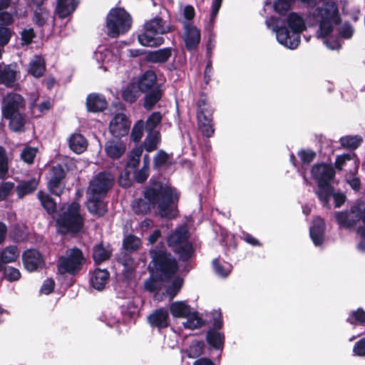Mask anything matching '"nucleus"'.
Instances as JSON below:
<instances>
[{"label":"nucleus","instance_id":"nucleus-32","mask_svg":"<svg viewBox=\"0 0 365 365\" xmlns=\"http://www.w3.org/2000/svg\"><path fill=\"white\" fill-rule=\"evenodd\" d=\"M77 4V0H58L56 11L61 18H65L76 9Z\"/></svg>","mask_w":365,"mask_h":365},{"label":"nucleus","instance_id":"nucleus-1","mask_svg":"<svg viewBox=\"0 0 365 365\" xmlns=\"http://www.w3.org/2000/svg\"><path fill=\"white\" fill-rule=\"evenodd\" d=\"M178 199V195L175 190L156 182L145 190L143 198L134 201L133 210L138 214H146L158 205L161 217L173 218L177 215L174 202Z\"/></svg>","mask_w":365,"mask_h":365},{"label":"nucleus","instance_id":"nucleus-36","mask_svg":"<svg viewBox=\"0 0 365 365\" xmlns=\"http://www.w3.org/2000/svg\"><path fill=\"white\" fill-rule=\"evenodd\" d=\"M38 185V181L32 178L27 181H22L16 186V192L19 198L24 197L34 192Z\"/></svg>","mask_w":365,"mask_h":365},{"label":"nucleus","instance_id":"nucleus-27","mask_svg":"<svg viewBox=\"0 0 365 365\" xmlns=\"http://www.w3.org/2000/svg\"><path fill=\"white\" fill-rule=\"evenodd\" d=\"M19 256V251L16 246H8L0 252V272L4 264L16 262Z\"/></svg>","mask_w":365,"mask_h":365},{"label":"nucleus","instance_id":"nucleus-34","mask_svg":"<svg viewBox=\"0 0 365 365\" xmlns=\"http://www.w3.org/2000/svg\"><path fill=\"white\" fill-rule=\"evenodd\" d=\"M145 96L144 107L147 110H150L160 100L163 91L160 87H154L152 90L147 91Z\"/></svg>","mask_w":365,"mask_h":365},{"label":"nucleus","instance_id":"nucleus-24","mask_svg":"<svg viewBox=\"0 0 365 365\" xmlns=\"http://www.w3.org/2000/svg\"><path fill=\"white\" fill-rule=\"evenodd\" d=\"M87 207L89 212L97 216H102L106 212V205L101 200L103 197L88 195Z\"/></svg>","mask_w":365,"mask_h":365},{"label":"nucleus","instance_id":"nucleus-28","mask_svg":"<svg viewBox=\"0 0 365 365\" xmlns=\"http://www.w3.org/2000/svg\"><path fill=\"white\" fill-rule=\"evenodd\" d=\"M334 192V187L327 183H319L318 189L315 191L319 201L323 204L324 207H329V200Z\"/></svg>","mask_w":365,"mask_h":365},{"label":"nucleus","instance_id":"nucleus-53","mask_svg":"<svg viewBox=\"0 0 365 365\" xmlns=\"http://www.w3.org/2000/svg\"><path fill=\"white\" fill-rule=\"evenodd\" d=\"M140 245V240L133 235L126 237L123 240V246L127 250H135Z\"/></svg>","mask_w":365,"mask_h":365},{"label":"nucleus","instance_id":"nucleus-12","mask_svg":"<svg viewBox=\"0 0 365 365\" xmlns=\"http://www.w3.org/2000/svg\"><path fill=\"white\" fill-rule=\"evenodd\" d=\"M25 101L24 98L16 93H9L3 98L2 114L8 117L14 113H19V110L24 108Z\"/></svg>","mask_w":365,"mask_h":365},{"label":"nucleus","instance_id":"nucleus-47","mask_svg":"<svg viewBox=\"0 0 365 365\" xmlns=\"http://www.w3.org/2000/svg\"><path fill=\"white\" fill-rule=\"evenodd\" d=\"M175 252L182 260H187L193 254V248L190 243L186 242L175 249Z\"/></svg>","mask_w":365,"mask_h":365},{"label":"nucleus","instance_id":"nucleus-61","mask_svg":"<svg viewBox=\"0 0 365 365\" xmlns=\"http://www.w3.org/2000/svg\"><path fill=\"white\" fill-rule=\"evenodd\" d=\"M303 163H309L314 159L315 153L312 150H301L298 153Z\"/></svg>","mask_w":365,"mask_h":365},{"label":"nucleus","instance_id":"nucleus-5","mask_svg":"<svg viewBox=\"0 0 365 365\" xmlns=\"http://www.w3.org/2000/svg\"><path fill=\"white\" fill-rule=\"evenodd\" d=\"M314 16L319 24L317 32L319 38L328 36L332 32L334 26L340 22L338 6L334 1L327 2L322 7L318 8Z\"/></svg>","mask_w":365,"mask_h":365},{"label":"nucleus","instance_id":"nucleus-60","mask_svg":"<svg viewBox=\"0 0 365 365\" xmlns=\"http://www.w3.org/2000/svg\"><path fill=\"white\" fill-rule=\"evenodd\" d=\"M354 354L359 356H365V339L358 341L353 348Z\"/></svg>","mask_w":365,"mask_h":365},{"label":"nucleus","instance_id":"nucleus-29","mask_svg":"<svg viewBox=\"0 0 365 365\" xmlns=\"http://www.w3.org/2000/svg\"><path fill=\"white\" fill-rule=\"evenodd\" d=\"M170 311L175 318H185L190 315V307L183 301H178L173 302L170 305Z\"/></svg>","mask_w":365,"mask_h":365},{"label":"nucleus","instance_id":"nucleus-40","mask_svg":"<svg viewBox=\"0 0 365 365\" xmlns=\"http://www.w3.org/2000/svg\"><path fill=\"white\" fill-rule=\"evenodd\" d=\"M362 142L363 138L359 135L344 136L340 139L341 145L343 147L352 150L356 149Z\"/></svg>","mask_w":365,"mask_h":365},{"label":"nucleus","instance_id":"nucleus-62","mask_svg":"<svg viewBox=\"0 0 365 365\" xmlns=\"http://www.w3.org/2000/svg\"><path fill=\"white\" fill-rule=\"evenodd\" d=\"M290 3L284 0H277L274 4V10L281 14L289 9Z\"/></svg>","mask_w":365,"mask_h":365},{"label":"nucleus","instance_id":"nucleus-11","mask_svg":"<svg viewBox=\"0 0 365 365\" xmlns=\"http://www.w3.org/2000/svg\"><path fill=\"white\" fill-rule=\"evenodd\" d=\"M335 218L340 227L350 229L360 220V205H354L349 210L335 212Z\"/></svg>","mask_w":365,"mask_h":365},{"label":"nucleus","instance_id":"nucleus-23","mask_svg":"<svg viewBox=\"0 0 365 365\" xmlns=\"http://www.w3.org/2000/svg\"><path fill=\"white\" fill-rule=\"evenodd\" d=\"M86 106L91 112H100L107 107L106 98L99 94H90L86 99Z\"/></svg>","mask_w":365,"mask_h":365},{"label":"nucleus","instance_id":"nucleus-17","mask_svg":"<svg viewBox=\"0 0 365 365\" xmlns=\"http://www.w3.org/2000/svg\"><path fill=\"white\" fill-rule=\"evenodd\" d=\"M148 321L153 327L158 329L166 328L170 323L168 312L164 308L158 309L148 317Z\"/></svg>","mask_w":365,"mask_h":365},{"label":"nucleus","instance_id":"nucleus-58","mask_svg":"<svg viewBox=\"0 0 365 365\" xmlns=\"http://www.w3.org/2000/svg\"><path fill=\"white\" fill-rule=\"evenodd\" d=\"M168 160V155L163 150H159L154 158V167L160 168L166 163Z\"/></svg>","mask_w":365,"mask_h":365},{"label":"nucleus","instance_id":"nucleus-33","mask_svg":"<svg viewBox=\"0 0 365 365\" xmlns=\"http://www.w3.org/2000/svg\"><path fill=\"white\" fill-rule=\"evenodd\" d=\"M45 69V62L42 57L35 56L30 61L29 73L33 76L36 78L41 76L43 74Z\"/></svg>","mask_w":365,"mask_h":365},{"label":"nucleus","instance_id":"nucleus-48","mask_svg":"<svg viewBox=\"0 0 365 365\" xmlns=\"http://www.w3.org/2000/svg\"><path fill=\"white\" fill-rule=\"evenodd\" d=\"M207 340L208 343L215 349H219L223 344V335L215 331H210L207 335Z\"/></svg>","mask_w":365,"mask_h":365},{"label":"nucleus","instance_id":"nucleus-44","mask_svg":"<svg viewBox=\"0 0 365 365\" xmlns=\"http://www.w3.org/2000/svg\"><path fill=\"white\" fill-rule=\"evenodd\" d=\"M122 95L125 101L133 103L140 96V90L135 85L130 84L125 88Z\"/></svg>","mask_w":365,"mask_h":365},{"label":"nucleus","instance_id":"nucleus-15","mask_svg":"<svg viewBox=\"0 0 365 365\" xmlns=\"http://www.w3.org/2000/svg\"><path fill=\"white\" fill-rule=\"evenodd\" d=\"M183 39L187 50H195L200 41V31L194 25L187 23L184 26Z\"/></svg>","mask_w":365,"mask_h":365},{"label":"nucleus","instance_id":"nucleus-63","mask_svg":"<svg viewBox=\"0 0 365 365\" xmlns=\"http://www.w3.org/2000/svg\"><path fill=\"white\" fill-rule=\"evenodd\" d=\"M55 286V282L52 279H46L41 288V292L45 294H48L53 292Z\"/></svg>","mask_w":365,"mask_h":365},{"label":"nucleus","instance_id":"nucleus-35","mask_svg":"<svg viewBox=\"0 0 365 365\" xmlns=\"http://www.w3.org/2000/svg\"><path fill=\"white\" fill-rule=\"evenodd\" d=\"M3 116L9 120V127L11 130L14 132L24 131L25 125V118L24 116L19 113H14L11 116L3 115Z\"/></svg>","mask_w":365,"mask_h":365},{"label":"nucleus","instance_id":"nucleus-64","mask_svg":"<svg viewBox=\"0 0 365 365\" xmlns=\"http://www.w3.org/2000/svg\"><path fill=\"white\" fill-rule=\"evenodd\" d=\"M357 234L361 237V241L357 245V250L361 252H365V227H359Z\"/></svg>","mask_w":365,"mask_h":365},{"label":"nucleus","instance_id":"nucleus-8","mask_svg":"<svg viewBox=\"0 0 365 365\" xmlns=\"http://www.w3.org/2000/svg\"><path fill=\"white\" fill-rule=\"evenodd\" d=\"M75 166L73 159L65 157L63 159V165H53L50 170V177L48 184L49 190L55 195L60 196L63 192L65 184L63 182L66 175L65 167L68 170H72Z\"/></svg>","mask_w":365,"mask_h":365},{"label":"nucleus","instance_id":"nucleus-38","mask_svg":"<svg viewBox=\"0 0 365 365\" xmlns=\"http://www.w3.org/2000/svg\"><path fill=\"white\" fill-rule=\"evenodd\" d=\"M148 134L144 140V148L148 153L157 149L160 143L161 137L159 131L148 132Z\"/></svg>","mask_w":365,"mask_h":365},{"label":"nucleus","instance_id":"nucleus-6","mask_svg":"<svg viewBox=\"0 0 365 365\" xmlns=\"http://www.w3.org/2000/svg\"><path fill=\"white\" fill-rule=\"evenodd\" d=\"M132 25L130 14L123 9H112L106 18L107 34L116 38L128 32Z\"/></svg>","mask_w":365,"mask_h":365},{"label":"nucleus","instance_id":"nucleus-9","mask_svg":"<svg viewBox=\"0 0 365 365\" xmlns=\"http://www.w3.org/2000/svg\"><path fill=\"white\" fill-rule=\"evenodd\" d=\"M84 262L85 258L79 249L72 248L67 250L65 255L58 259V272L61 274H75L80 271Z\"/></svg>","mask_w":365,"mask_h":365},{"label":"nucleus","instance_id":"nucleus-37","mask_svg":"<svg viewBox=\"0 0 365 365\" xmlns=\"http://www.w3.org/2000/svg\"><path fill=\"white\" fill-rule=\"evenodd\" d=\"M172 55L170 48H165L150 52L148 56V60L152 63H165L168 61Z\"/></svg>","mask_w":365,"mask_h":365},{"label":"nucleus","instance_id":"nucleus-18","mask_svg":"<svg viewBox=\"0 0 365 365\" xmlns=\"http://www.w3.org/2000/svg\"><path fill=\"white\" fill-rule=\"evenodd\" d=\"M325 224L324 220L317 217L309 230L310 237L316 246L321 245L324 240Z\"/></svg>","mask_w":365,"mask_h":365},{"label":"nucleus","instance_id":"nucleus-43","mask_svg":"<svg viewBox=\"0 0 365 365\" xmlns=\"http://www.w3.org/2000/svg\"><path fill=\"white\" fill-rule=\"evenodd\" d=\"M212 266L215 273L221 277H227L232 271V266L230 264H221L218 259L212 261Z\"/></svg>","mask_w":365,"mask_h":365},{"label":"nucleus","instance_id":"nucleus-30","mask_svg":"<svg viewBox=\"0 0 365 365\" xmlns=\"http://www.w3.org/2000/svg\"><path fill=\"white\" fill-rule=\"evenodd\" d=\"M157 76L154 71H147L138 81V88L142 92H147L154 87Z\"/></svg>","mask_w":365,"mask_h":365},{"label":"nucleus","instance_id":"nucleus-59","mask_svg":"<svg viewBox=\"0 0 365 365\" xmlns=\"http://www.w3.org/2000/svg\"><path fill=\"white\" fill-rule=\"evenodd\" d=\"M11 37V31L9 29L0 26V43L1 46H6Z\"/></svg>","mask_w":365,"mask_h":365},{"label":"nucleus","instance_id":"nucleus-52","mask_svg":"<svg viewBox=\"0 0 365 365\" xmlns=\"http://www.w3.org/2000/svg\"><path fill=\"white\" fill-rule=\"evenodd\" d=\"M37 148L33 147H26L21 153V160L28 163L31 164L37 153Z\"/></svg>","mask_w":365,"mask_h":365},{"label":"nucleus","instance_id":"nucleus-54","mask_svg":"<svg viewBox=\"0 0 365 365\" xmlns=\"http://www.w3.org/2000/svg\"><path fill=\"white\" fill-rule=\"evenodd\" d=\"M347 322L351 324H354L355 322L365 323V312L361 309L353 312L350 317L347 318Z\"/></svg>","mask_w":365,"mask_h":365},{"label":"nucleus","instance_id":"nucleus-50","mask_svg":"<svg viewBox=\"0 0 365 365\" xmlns=\"http://www.w3.org/2000/svg\"><path fill=\"white\" fill-rule=\"evenodd\" d=\"M203 349L204 343L202 341H195L189 346L186 352L189 358L194 359L200 356L202 354Z\"/></svg>","mask_w":365,"mask_h":365},{"label":"nucleus","instance_id":"nucleus-3","mask_svg":"<svg viewBox=\"0 0 365 365\" xmlns=\"http://www.w3.org/2000/svg\"><path fill=\"white\" fill-rule=\"evenodd\" d=\"M287 23L292 31L287 28L277 26L274 29L278 42L291 49L296 48L299 43V33L305 29L304 19L296 13H291L287 17Z\"/></svg>","mask_w":365,"mask_h":365},{"label":"nucleus","instance_id":"nucleus-42","mask_svg":"<svg viewBox=\"0 0 365 365\" xmlns=\"http://www.w3.org/2000/svg\"><path fill=\"white\" fill-rule=\"evenodd\" d=\"M187 321L183 322V326L186 329H195L202 327V319L198 316L196 312H191L190 315L187 316Z\"/></svg>","mask_w":365,"mask_h":365},{"label":"nucleus","instance_id":"nucleus-55","mask_svg":"<svg viewBox=\"0 0 365 365\" xmlns=\"http://www.w3.org/2000/svg\"><path fill=\"white\" fill-rule=\"evenodd\" d=\"M14 187V183L6 182L0 184V201L5 200Z\"/></svg>","mask_w":365,"mask_h":365},{"label":"nucleus","instance_id":"nucleus-20","mask_svg":"<svg viewBox=\"0 0 365 365\" xmlns=\"http://www.w3.org/2000/svg\"><path fill=\"white\" fill-rule=\"evenodd\" d=\"M17 71L12 65L0 63V84L13 88L16 81Z\"/></svg>","mask_w":365,"mask_h":365},{"label":"nucleus","instance_id":"nucleus-21","mask_svg":"<svg viewBox=\"0 0 365 365\" xmlns=\"http://www.w3.org/2000/svg\"><path fill=\"white\" fill-rule=\"evenodd\" d=\"M190 237L187 226L178 227L168 238V244L170 247H178L186 242Z\"/></svg>","mask_w":365,"mask_h":365},{"label":"nucleus","instance_id":"nucleus-19","mask_svg":"<svg viewBox=\"0 0 365 365\" xmlns=\"http://www.w3.org/2000/svg\"><path fill=\"white\" fill-rule=\"evenodd\" d=\"M126 150V144L120 140H110L105 145V152L111 159L120 158Z\"/></svg>","mask_w":365,"mask_h":365},{"label":"nucleus","instance_id":"nucleus-2","mask_svg":"<svg viewBox=\"0 0 365 365\" xmlns=\"http://www.w3.org/2000/svg\"><path fill=\"white\" fill-rule=\"evenodd\" d=\"M152 260L149 267L153 277L161 282H168L173 279L172 283L166 289L167 294L173 299L180 290L183 279L180 277H174L178 270V262L163 246H157L150 251Z\"/></svg>","mask_w":365,"mask_h":365},{"label":"nucleus","instance_id":"nucleus-56","mask_svg":"<svg viewBox=\"0 0 365 365\" xmlns=\"http://www.w3.org/2000/svg\"><path fill=\"white\" fill-rule=\"evenodd\" d=\"M143 133V122L139 121L133 128L130 137L135 142L139 141Z\"/></svg>","mask_w":365,"mask_h":365},{"label":"nucleus","instance_id":"nucleus-7","mask_svg":"<svg viewBox=\"0 0 365 365\" xmlns=\"http://www.w3.org/2000/svg\"><path fill=\"white\" fill-rule=\"evenodd\" d=\"M80 205L77 202L69 205L56 220L58 231L61 233L79 232L83 225V220L80 212Z\"/></svg>","mask_w":365,"mask_h":365},{"label":"nucleus","instance_id":"nucleus-13","mask_svg":"<svg viewBox=\"0 0 365 365\" xmlns=\"http://www.w3.org/2000/svg\"><path fill=\"white\" fill-rule=\"evenodd\" d=\"M130 126L128 118L123 113L115 115L110 122V133L115 138H121L128 133Z\"/></svg>","mask_w":365,"mask_h":365},{"label":"nucleus","instance_id":"nucleus-51","mask_svg":"<svg viewBox=\"0 0 365 365\" xmlns=\"http://www.w3.org/2000/svg\"><path fill=\"white\" fill-rule=\"evenodd\" d=\"M8 170V158L6 151L3 147L0 146V179L6 178Z\"/></svg>","mask_w":365,"mask_h":365},{"label":"nucleus","instance_id":"nucleus-45","mask_svg":"<svg viewBox=\"0 0 365 365\" xmlns=\"http://www.w3.org/2000/svg\"><path fill=\"white\" fill-rule=\"evenodd\" d=\"M162 120V115L160 112L153 113L147 119L145 129L147 132H154V129Z\"/></svg>","mask_w":365,"mask_h":365},{"label":"nucleus","instance_id":"nucleus-26","mask_svg":"<svg viewBox=\"0 0 365 365\" xmlns=\"http://www.w3.org/2000/svg\"><path fill=\"white\" fill-rule=\"evenodd\" d=\"M96 58L101 61L105 65L101 68L106 71L109 69L110 63H116L119 61V55L113 53V50L105 49L103 51L96 53Z\"/></svg>","mask_w":365,"mask_h":365},{"label":"nucleus","instance_id":"nucleus-4","mask_svg":"<svg viewBox=\"0 0 365 365\" xmlns=\"http://www.w3.org/2000/svg\"><path fill=\"white\" fill-rule=\"evenodd\" d=\"M173 30L160 18H154L145 23L143 32L138 35L139 43L144 46H158L163 43L162 35Z\"/></svg>","mask_w":365,"mask_h":365},{"label":"nucleus","instance_id":"nucleus-22","mask_svg":"<svg viewBox=\"0 0 365 365\" xmlns=\"http://www.w3.org/2000/svg\"><path fill=\"white\" fill-rule=\"evenodd\" d=\"M109 272L106 269H96L91 277L92 287L96 290L103 289L108 281Z\"/></svg>","mask_w":365,"mask_h":365},{"label":"nucleus","instance_id":"nucleus-14","mask_svg":"<svg viewBox=\"0 0 365 365\" xmlns=\"http://www.w3.org/2000/svg\"><path fill=\"white\" fill-rule=\"evenodd\" d=\"M312 178L317 183H327L332 180L335 175V171L330 165L322 163L314 165L312 168Z\"/></svg>","mask_w":365,"mask_h":365},{"label":"nucleus","instance_id":"nucleus-46","mask_svg":"<svg viewBox=\"0 0 365 365\" xmlns=\"http://www.w3.org/2000/svg\"><path fill=\"white\" fill-rule=\"evenodd\" d=\"M110 252L106 250L101 245H96L93 248V257L96 263H101L109 259Z\"/></svg>","mask_w":365,"mask_h":365},{"label":"nucleus","instance_id":"nucleus-57","mask_svg":"<svg viewBox=\"0 0 365 365\" xmlns=\"http://www.w3.org/2000/svg\"><path fill=\"white\" fill-rule=\"evenodd\" d=\"M4 277L8 281H17L20 279L21 274L18 269L9 267L4 270Z\"/></svg>","mask_w":365,"mask_h":365},{"label":"nucleus","instance_id":"nucleus-10","mask_svg":"<svg viewBox=\"0 0 365 365\" xmlns=\"http://www.w3.org/2000/svg\"><path fill=\"white\" fill-rule=\"evenodd\" d=\"M114 177L108 172H101L90 182L88 195L103 197L113 184Z\"/></svg>","mask_w":365,"mask_h":365},{"label":"nucleus","instance_id":"nucleus-49","mask_svg":"<svg viewBox=\"0 0 365 365\" xmlns=\"http://www.w3.org/2000/svg\"><path fill=\"white\" fill-rule=\"evenodd\" d=\"M48 16V11L46 9L43 7H38L34 11V21L38 26H41L45 24Z\"/></svg>","mask_w":365,"mask_h":365},{"label":"nucleus","instance_id":"nucleus-25","mask_svg":"<svg viewBox=\"0 0 365 365\" xmlns=\"http://www.w3.org/2000/svg\"><path fill=\"white\" fill-rule=\"evenodd\" d=\"M211 116L212 113H197V115L199 130L205 136L208 138L214 133Z\"/></svg>","mask_w":365,"mask_h":365},{"label":"nucleus","instance_id":"nucleus-41","mask_svg":"<svg viewBox=\"0 0 365 365\" xmlns=\"http://www.w3.org/2000/svg\"><path fill=\"white\" fill-rule=\"evenodd\" d=\"M38 197L41 205L48 213H53L56 211V202L48 194L39 191L38 192Z\"/></svg>","mask_w":365,"mask_h":365},{"label":"nucleus","instance_id":"nucleus-16","mask_svg":"<svg viewBox=\"0 0 365 365\" xmlns=\"http://www.w3.org/2000/svg\"><path fill=\"white\" fill-rule=\"evenodd\" d=\"M22 258L25 268L29 272L36 270L43 264L41 254L36 250H26L24 252Z\"/></svg>","mask_w":365,"mask_h":365},{"label":"nucleus","instance_id":"nucleus-39","mask_svg":"<svg viewBox=\"0 0 365 365\" xmlns=\"http://www.w3.org/2000/svg\"><path fill=\"white\" fill-rule=\"evenodd\" d=\"M346 162H351L354 165V171L356 172L359 167V160L354 153L344 154L338 155L336 158L335 166L337 169L341 170Z\"/></svg>","mask_w":365,"mask_h":365},{"label":"nucleus","instance_id":"nucleus-31","mask_svg":"<svg viewBox=\"0 0 365 365\" xmlns=\"http://www.w3.org/2000/svg\"><path fill=\"white\" fill-rule=\"evenodd\" d=\"M70 148L76 153H82L87 148V140L79 133L73 134L68 139Z\"/></svg>","mask_w":365,"mask_h":365}]
</instances>
